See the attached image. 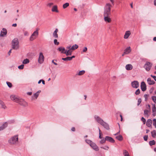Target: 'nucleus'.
Returning <instances> with one entry per match:
<instances>
[{"label": "nucleus", "instance_id": "052dcab7", "mask_svg": "<svg viewBox=\"0 0 156 156\" xmlns=\"http://www.w3.org/2000/svg\"><path fill=\"white\" fill-rule=\"evenodd\" d=\"M119 117L121 118V121H122V116L121 114H119Z\"/></svg>", "mask_w": 156, "mask_h": 156}, {"label": "nucleus", "instance_id": "c9c22d12", "mask_svg": "<svg viewBox=\"0 0 156 156\" xmlns=\"http://www.w3.org/2000/svg\"><path fill=\"white\" fill-rule=\"evenodd\" d=\"M69 5V3L66 2L63 5V9H65Z\"/></svg>", "mask_w": 156, "mask_h": 156}, {"label": "nucleus", "instance_id": "69168bd1", "mask_svg": "<svg viewBox=\"0 0 156 156\" xmlns=\"http://www.w3.org/2000/svg\"><path fill=\"white\" fill-rule=\"evenodd\" d=\"M11 49H10L8 53V54L9 55H10L11 53Z\"/></svg>", "mask_w": 156, "mask_h": 156}, {"label": "nucleus", "instance_id": "cd10ccee", "mask_svg": "<svg viewBox=\"0 0 156 156\" xmlns=\"http://www.w3.org/2000/svg\"><path fill=\"white\" fill-rule=\"evenodd\" d=\"M30 62L29 60L28 59H24L22 63L23 64H26L29 63Z\"/></svg>", "mask_w": 156, "mask_h": 156}, {"label": "nucleus", "instance_id": "f3484780", "mask_svg": "<svg viewBox=\"0 0 156 156\" xmlns=\"http://www.w3.org/2000/svg\"><path fill=\"white\" fill-rule=\"evenodd\" d=\"M105 138L106 141L112 143H113L115 142L114 140L111 137L107 136L105 137Z\"/></svg>", "mask_w": 156, "mask_h": 156}, {"label": "nucleus", "instance_id": "6e6552de", "mask_svg": "<svg viewBox=\"0 0 156 156\" xmlns=\"http://www.w3.org/2000/svg\"><path fill=\"white\" fill-rule=\"evenodd\" d=\"M20 98L19 96L14 94L11 95L10 97L11 100L13 102L16 103H18Z\"/></svg>", "mask_w": 156, "mask_h": 156}, {"label": "nucleus", "instance_id": "5701e85b", "mask_svg": "<svg viewBox=\"0 0 156 156\" xmlns=\"http://www.w3.org/2000/svg\"><path fill=\"white\" fill-rule=\"evenodd\" d=\"M153 107L152 108V111L153 113H154L153 115L154 116L155 115V112H156V107L154 104H152Z\"/></svg>", "mask_w": 156, "mask_h": 156}, {"label": "nucleus", "instance_id": "39448f33", "mask_svg": "<svg viewBox=\"0 0 156 156\" xmlns=\"http://www.w3.org/2000/svg\"><path fill=\"white\" fill-rule=\"evenodd\" d=\"M12 46L13 49L16 50L19 48V41L17 38H15L12 41Z\"/></svg>", "mask_w": 156, "mask_h": 156}, {"label": "nucleus", "instance_id": "79ce46f5", "mask_svg": "<svg viewBox=\"0 0 156 156\" xmlns=\"http://www.w3.org/2000/svg\"><path fill=\"white\" fill-rule=\"evenodd\" d=\"M140 90L139 89H138L135 92V94L136 95H138L140 94Z\"/></svg>", "mask_w": 156, "mask_h": 156}, {"label": "nucleus", "instance_id": "603ef678", "mask_svg": "<svg viewBox=\"0 0 156 156\" xmlns=\"http://www.w3.org/2000/svg\"><path fill=\"white\" fill-rule=\"evenodd\" d=\"M87 51V48L86 47H85L83 49V52H86Z\"/></svg>", "mask_w": 156, "mask_h": 156}, {"label": "nucleus", "instance_id": "1a4fd4ad", "mask_svg": "<svg viewBox=\"0 0 156 156\" xmlns=\"http://www.w3.org/2000/svg\"><path fill=\"white\" fill-rule=\"evenodd\" d=\"M41 92V91L39 90L37 92L34 93L31 97V100L33 101L37 99Z\"/></svg>", "mask_w": 156, "mask_h": 156}, {"label": "nucleus", "instance_id": "412c9836", "mask_svg": "<svg viewBox=\"0 0 156 156\" xmlns=\"http://www.w3.org/2000/svg\"><path fill=\"white\" fill-rule=\"evenodd\" d=\"M57 50L60 51L61 53L64 54L66 50L64 47H58Z\"/></svg>", "mask_w": 156, "mask_h": 156}, {"label": "nucleus", "instance_id": "13d9d810", "mask_svg": "<svg viewBox=\"0 0 156 156\" xmlns=\"http://www.w3.org/2000/svg\"><path fill=\"white\" fill-rule=\"evenodd\" d=\"M124 38L127 39V31L125 32V34L124 36Z\"/></svg>", "mask_w": 156, "mask_h": 156}, {"label": "nucleus", "instance_id": "c85d7f7f", "mask_svg": "<svg viewBox=\"0 0 156 156\" xmlns=\"http://www.w3.org/2000/svg\"><path fill=\"white\" fill-rule=\"evenodd\" d=\"M78 47V46L76 44H75L73 45L71 47V49L72 50H73L77 48Z\"/></svg>", "mask_w": 156, "mask_h": 156}, {"label": "nucleus", "instance_id": "a211bd4d", "mask_svg": "<svg viewBox=\"0 0 156 156\" xmlns=\"http://www.w3.org/2000/svg\"><path fill=\"white\" fill-rule=\"evenodd\" d=\"M146 124L148 127H151L152 124V120L150 119H148L147 121Z\"/></svg>", "mask_w": 156, "mask_h": 156}, {"label": "nucleus", "instance_id": "37998d69", "mask_svg": "<svg viewBox=\"0 0 156 156\" xmlns=\"http://www.w3.org/2000/svg\"><path fill=\"white\" fill-rule=\"evenodd\" d=\"M24 35L25 36H28L29 35V33L27 31H25L24 32Z\"/></svg>", "mask_w": 156, "mask_h": 156}, {"label": "nucleus", "instance_id": "4c0bfd02", "mask_svg": "<svg viewBox=\"0 0 156 156\" xmlns=\"http://www.w3.org/2000/svg\"><path fill=\"white\" fill-rule=\"evenodd\" d=\"M106 141L105 138H103L100 141V143L101 144H103L105 143Z\"/></svg>", "mask_w": 156, "mask_h": 156}, {"label": "nucleus", "instance_id": "4d7b16f0", "mask_svg": "<svg viewBox=\"0 0 156 156\" xmlns=\"http://www.w3.org/2000/svg\"><path fill=\"white\" fill-rule=\"evenodd\" d=\"M131 34L130 32L129 31H127V38Z\"/></svg>", "mask_w": 156, "mask_h": 156}, {"label": "nucleus", "instance_id": "c03bdc74", "mask_svg": "<svg viewBox=\"0 0 156 156\" xmlns=\"http://www.w3.org/2000/svg\"><path fill=\"white\" fill-rule=\"evenodd\" d=\"M24 66V65L22 64V65L18 66V68L19 69H23Z\"/></svg>", "mask_w": 156, "mask_h": 156}, {"label": "nucleus", "instance_id": "bf43d9fd", "mask_svg": "<svg viewBox=\"0 0 156 156\" xmlns=\"http://www.w3.org/2000/svg\"><path fill=\"white\" fill-rule=\"evenodd\" d=\"M66 48L67 49H69V50H70V51H71V50H72V49H71V46H67L66 47Z\"/></svg>", "mask_w": 156, "mask_h": 156}, {"label": "nucleus", "instance_id": "9b49d317", "mask_svg": "<svg viewBox=\"0 0 156 156\" xmlns=\"http://www.w3.org/2000/svg\"><path fill=\"white\" fill-rule=\"evenodd\" d=\"M132 86L133 88H137L139 86V83L137 81H134L131 83Z\"/></svg>", "mask_w": 156, "mask_h": 156}, {"label": "nucleus", "instance_id": "a18cd8bd", "mask_svg": "<svg viewBox=\"0 0 156 156\" xmlns=\"http://www.w3.org/2000/svg\"><path fill=\"white\" fill-rule=\"evenodd\" d=\"M54 43L55 45H58L59 44V42L57 41V40L56 39H54Z\"/></svg>", "mask_w": 156, "mask_h": 156}, {"label": "nucleus", "instance_id": "f8f14e48", "mask_svg": "<svg viewBox=\"0 0 156 156\" xmlns=\"http://www.w3.org/2000/svg\"><path fill=\"white\" fill-rule=\"evenodd\" d=\"M148 106L149 107V109H145L144 111V115H147V117L149 116V113L151 111L150 105H148Z\"/></svg>", "mask_w": 156, "mask_h": 156}, {"label": "nucleus", "instance_id": "58836bf2", "mask_svg": "<svg viewBox=\"0 0 156 156\" xmlns=\"http://www.w3.org/2000/svg\"><path fill=\"white\" fill-rule=\"evenodd\" d=\"M6 84L7 85L8 87L9 88H11L12 87V83L9 82H6Z\"/></svg>", "mask_w": 156, "mask_h": 156}, {"label": "nucleus", "instance_id": "3c124183", "mask_svg": "<svg viewBox=\"0 0 156 156\" xmlns=\"http://www.w3.org/2000/svg\"><path fill=\"white\" fill-rule=\"evenodd\" d=\"M131 51L130 47H127V54L129 53Z\"/></svg>", "mask_w": 156, "mask_h": 156}, {"label": "nucleus", "instance_id": "473e14b6", "mask_svg": "<svg viewBox=\"0 0 156 156\" xmlns=\"http://www.w3.org/2000/svg\"><path fill=\"white\" fill-rule=\"evenodd\" d=\"M85 142L89 144L90 145H90H91L93 143L92 142V141L88 139H86L85 140Z\"/></svg>", "mask_w": 156, "mask_h": 156}, {"label": "nucleus", "instance_id": "864d4df0", "mask_svg": "<svg viewBox=\"0 0 156 156\" xmlns=\"http://www.w3.org/2000/svg\"><path fill=\"white\" fill-rule=\"evenodd\" d=\"M54 61H55L56 62L57 61V60H53L52 61V63H53L55 65H57V64L55 62H54Z\"/></svg>", "mask_w": 156, "mask_h": 156}, {"label": "nucleus", "instance_id": "aec40b11", "mask_svg": "<svg viewBox=\"0 0 156 156\" xmlns=\"http://www.w3.org/2000/svg\"><path fill=\"white\" fill-rule=\"evenodd\" d=\"M58 32V29L56 28L54 31L53 32V37L56 38H58V35L57 32Z\"/></svg>", "mask_w": 156, "mask_h": 156}, {"label": "nucleus", "instance_id": "09e8293b", "mask_svg": "<svg viewBox=\"0 0 156 156\" xmlns=\"http://www.w3.org/2000/svg\"><path fill=\"white\" fill-rule=\"evenodd\" d=\"M148 95L147 94H145L144 95V97L145 98V101H147V98H148Z\"/></svg>", "mask_w": 156, "mask_h": 156}, {"label": "nucleus", "instance_id": "c756f323", "mask_svg": "<svg viewBox=\"0 0 156 156\" xmlns=\"http://www.w3.org/2000/svg\"><path fill=\"white\" fill-rule=\"evenodd\" d=\"M133 66L131 64H127V70H131L133 69Z\"/></svg>", "mask_w": 156, "mask_h": 156}, {"label": "nucleus", "instance_id": "a19ab883", "mask_svg": "<svg viewBox=\"0 0 156 156\" xmlns=\"http://www.w3.org/2000/svg\"><path fill=\"white\" fill-rule=\"evenodd\" d=\"M153 121V125L155 126V128H156V119H154Z\"/></svg>", "mask_w": 156, "mask_h": 156}, {"label": "nucleus", "instance_id": "b1692460", "mask_svg": "<svg viewBox=\"0 0 156 156\" xmlns=\"http://www.w3.org/2000/svg\"><path fill=\"white\" fill-rule=\"evenodd\" d=\"M0 105H1V107L2 108L4 109L6 108V107L5 105L4 102L1 100H0Z\"/></svg>", "mask_w": 156, "mask_h": 156}, {"label": "nucleus", "instance_id": "ea45409f", "mask_svg": "<svg viewBox=\"0 0 156 156\" xmlns=\"http://www.w3.org/2000/svg\"><path fill=\"white\" fill-rule=\"evenodd\" d=\"M151 98L154 102L156 104V96H153Z\"/></svg>", "mask_w": 156, "mask_h": 156}, {"label": "nucleus", "instance_id": "423d86ee", "mask_svg": "<svg viewBox=\"0 0 156 156\" xmlns=\"http://www.w3.org/2000/svg\"><path fill=\"white\" fill-rule=\"evenodd\" d=\"M17 103L21 106L24 107H27L28 105V103L26 101L23 99L21 98L20 97L19 99V101Z\"/></svg>", "mask_w": 156, "mask_h": 156}, {"label": "nucleus", "instance_id": "ddd939ff", "mask_svg": "<svg viewBox=\"0 0 156 156\" xmlns=\"http://www.w3.org/2000/svg\"><path fill=\"white\" fill-rule=\"evenodd\" d=\"M140 87L142 91H144L146 90L147 89L146 85L144 82L143 81L141 82Z\"/></svg>", "mask_w": 156, "mask_h": 156}, {"label": "nucleus", "instance_id": "a878e982", "mask_svg": "<svg viewBox=\"0 0 156 156\" xmlns=\"http://www.w3.org/2000/svg\"><path fill=\"white\" fill-rule=\"evenodd\" d=\"M72 51L70 50H66L64 54H66L67 56L70 55L72 54Z\"/></svg>", "mask_w": 156, "mask_h": 156}, {"label": "nucleus", "instance_id": "7ed1b4c3", "mask_svg": "<svg viewBox=\"0 0 156 156\" xmlns=\"http://www.w3.org/2000/svg\"><path fill=\"white\" fill-rule=\"evenodd\" d=\"M39 29V28H37L36 29V30L32 34L29 38L30 41H34L37 37L39 34L38 31Z\"/></svg>", "mask_w": 156, "mask_h": 156}, {"label": "nucleus", "instance_id": "f03ea898", "mask_svg": "<svg viewBox=\"0 0 156 156\" xmlns=\"http://www.w3.org/2000/svg\"><path fill=\"white\" fill-rule=\"evenodd\" d=\"M111 5L109 3L106 4L104 7V15L109 16L111 14Z\"/></svg>", "mask_w": 156, "mask_h": 156}, {"label": "nucleus", "instance_id": "6e6d98bb", "mask_svg": "<svg viewBox=\"0 0 156 156\" xmlns=\"http://www.w3.org/2000/svg\"><path fill=\"white\" fill-rule=\"evenodd\" d=\"M123 154L125 156H127V152L126 150H124L123 151Z\"/></svg>", "mask_w": 156, "mask_h": 156}, {"label": "nucleus", "instance_id": "4468645a", "mask_svg": "<svg viewBox=\"0 0 156 156\" xmlns=\"http://www.w3.org/2000/svg\"><path fill=\"white\" fill-rule=\"evenodd\" d=\"M7 34V31L6 30L3 28L2 29V30L1 31L0 36L1 37H4L5 35Z\"/></svg>", "mask_w": 156, "mask_h": 156}, {"label": "nucleus", "instance_id": "338daca9", "mask_svg": "<svg viewBox=\"0 0 156 156\" xmlns=\"http://www.w3.org/2000/svg\"><path fill=\"white\" fill-rule=\"evenodd\" d=\"M153 88H151V89L150 90V91H150V93H152V91H153Z\"/></svg>", "mask_w": 156, "mask_h": 156}, {"label": "nucleus", "instance_id": "393cba45", "mask_svg": "<svg viewBox=\"0 0 156 156\" xmlns=\"http://www.w3.org/2000/svg\"><path fill=\"white\" fill-rule=\"evenodd\" d=\"M51 10L52 12H58L57 9V7L56 5H54L52 7Z\"/></svg>", "mask_w": 156, "mask_h": 156}, {"label": "nucleus", "instance_id": "4be33fe9", "mask_svg": "<svg viewBox=\"0 0 156 156\" xmlns=\"http://www.w3.org/2000/svg\"><path fill=\"white\" fill-rule=\"evenodd\" d=\"M147 82L149 85H153L155 83V82L153 80H151L150 78L147 79Z\"/></svg>", "mask_w": 156, "mask_h": 156}, {"label": "nucleus", "instance_id": "0eeeda50", "mask_svg": "<svg viewBox=\"0 0 156 156\" xmlns=\"http://www.w3.org/2000/svg\"><path fill=\"white\" fill-rule=\"evenodd\" d=\"M44 57L42 52L39 53L38 58V62L40 64H42L44 61Z\"/></svg>", "mask_w": 156, "mask_h": 156}, {"label": "nucleus", "instance_id": "680f3d73", "mask_svg": "<svg viewBox=\"0 0 156 156\" xmlns=\"http://www.w3.org/2000/svg\"><path fill=\"white\" fill-rule=\"evenodd\" d=\"M126 52H127V48L125 50L124 53V54H123L122 55V56H123L124 55V54H126Z\"/></svg>", "mask_w": 156, "mask_h": 156}, {"label": "nucleus", "instance_id": "2eb2a0df", "mask_svg": "<svg viewBox=\"0 0 156 156\" xmlns=\"http://www.w3.org/2000/svg\"><path fill=\"white\" fill-rule=\"evenodd\" d=\"M105 21L106 22L110 23L111 22V19L109 16L104 15Z\"/></svg>", "mask_w": 156, "mask_h": 156}, {"label": "nucleus", "instance_id": "7c9ffc66", "mask_svg": "<svg viewBox=\"0 0 156 156\" xmlns=\"http://www.w3.org/2000/svg\"><path fill=\"white\" fill-rule=\"evenodd\" d=\"M149 144L150 146H152L155 144V142L154 140H151L149 142Z\"/></svg>", "mask_w": 156, "mask_h": 156}, {"label": "nucleus", "instance_id": "72a5a7b5", "mask_svg": "<svg viewBox=\"0 0 156 156\" xmlns=\"http://www.w3.org/2000/svg\"><path fill=\"white\" fill-rule=\"evenodd\" d=\"M85 73V71L84 70H81L80 71L77 75L79 76H81L83 74Z\"/></svg>", "mask_w": 156, "mask_h": 156}, {"label": "nucleus", "instance_id": "e433bc0d", "mask_svg": "<svg viewBox=\"0 0 156 156\" xmlns=\"http://www.w3.org/2000/svg\"><path fill=\"white\" fill-rule=\"evenodd\" d=\"M62 60H63L65 61H70V57H67L66 58H62Z\"/></svg>", "mask_w": 156, "mask_h": 156}, {"label": "nucleus", "instance_id": "f257e3e1", "mask_svg": "<svg viewBox=\"0 0 156 156\" xmlns=\"http://www.w3.org/2000/svg\"><path fill=\"white\" fill-rule=\"evenodd\" d=\"M94 119L96 122L102 126L106 129H109L110 128L108 124L104 121L99 116L95 115L94 116Z\"/></svg>", "mask_w": 156, "mask_h": 156}, {"label": "nucleus", "instance_id": "5fc2aeb1", "mask_svg": "<svg viewBox=\"0 0 156 156\" xmlns=\"http://www.w3.org/2000/svg\"><path fill=\"white\" fill-rule=\"evenodd\" d=\"M151 76L153 78V79H154V80L155 81H156V76H153L152 75H151Z\"/></svg>", "mask_w": 156, "mask_h": 156}, {"label": "nucleus", "instance_id": "bb28decb", "mask_svg": "<svg viewBox=\"0 0 156 156\" xmlns=\"http://www.w3.org/2000/svg\"><path fill=\"white\" fill-rule=\"evenodd\" d=\"M151 136L153 138H155L156 136V131L154 130L151 132Z\"/></svg>", "mask_w": 156, "mask_h": 156}, {"label": "nucleus", "instance_id": "0e129e2a", "mask_svg": "<svg viewBox=\"0 0 156 156\" xmlns=\"http://www.w3.org/2000/svg\"><path fill=\"white\" fill-rule=\"evenodd\" d=\"M27 94L29 95H30L32 94V92H28L27 93Z\"/></svg>", "mask_w": 156, "mask_h": 156}, {"label": "nucleus", "instance_id": "e2e57ef3", "mask_svg": "<svg viewBox=\"0 0 156 156\" xmlns=\"http://www.w3.org/2000/svg\"><path fill=\"white\" fill-rule=\"evenodd\" d=\"M53 4V3H50L48 4V6H51Z\"/></svg>", "mask_w": 156, "mask_h": 156}, {"label": "nucleus", "instance_id": "49530a36", "mask_svg": "<svg viewBox=\"0 0 156 156\" xmlns=\"http://www.w3.org/2000/svg\"><path fill=\"white\" fill-rule=\"evenodd\" d=\"M141 120L143 122L144 124H145L146 123V119L143 117L141 118Z\"/></svg>", "mask_w": 156, "mask_h": 156}, {"label": "nucleus", "instance_id": "f704fd0d", "mask_svg": "<svg viewBox=\"0 0 156 156\" xmlns=\"http://www.w3.org/2000/svg\"><path fill=\"white\" fill-rule=\"evenodd\" d=\"M116 138L117 139L120 141L122 140V137L121 135L116 136Z\"/></svg>", "mask_w": 156, "mask_h": 156}, {"label": "nucleus", "instance_id": "8fccbe9b", "mask_svg": "<svg viewBox=\"0 0 156 156\" xmlns=\"http://www.w3.org/2000/svg\"><path fill=\"white\" fill-rule=\"evenodd\" d=\"M141 101V98H139L138 100L137 105L138 106L140 105Z\"/></svg>", "mask_w": 156, "mask_h": 156}, {"label": "nucleus", "instance_id": "774afa93", "mask_svg": "<svg viewBox=\"0 0 156 156\" xmlns=\"http://www.w3.org/2000/svg\"><path fill=\"white\" fill-rule=\"evenodd\" d=\"M71 130L73 131H75V128L74 127H72L71 128Z\"/></svg>", "mask_w": 156, "mask_h": 156}, {"label": "nucleus", "instance_id": "20e7f679", "mask_svg": "<svg viewBox=\"0 0 156 156\" xmlns=\"http://www.w3.org/2000/svg\"><path fill=\"white\" fill-rule=\"evenodd\" d=\"M18 139V136L15 135L8 140V143L10 144H15L17 143Z\"/></svg>", "mask_w": 156, "mask_h": 156}, {"label": "nucleus", "instance_id": "de8ad7c7", "mask_svg": "<svg viewBox=\"0 0 156 156\" xmlns=\"http://www.w3.org/2000/svg\"><path fill=\"white\" fill-rule=\"evenodd\" d=\"M148 138V135H145L144 136V140L145 141H147Z\"/></svg>", "mask_w": 156, "mask_h": 156}, {"label": "nucleus", "instance_id": "9d476101", "mask_svg": "<svg viewBox=\"0 0 156 156\" xmlns=\"http://www.w3.org/2000/svg\"><path fill=\"white\" fill-rule=\"evenodd\" d=\"M152 64L150 62H147L145 64L144 67L147 71H149L151 69Z\"/></svg>", "mask_w": 156, "mask_h": 156}, {"label": "nucleus", "instance_id": "2f4dec72", "mask_svg": "<svg viewBox=\"0 0 156 156\" xmlns=\"http://www.w3.org/2000/svg\"><path fill=\"white\" fill-rule=\"evenodd\" d=\"M101 148L106 150H108L109 149V147L107 145L101 146Z\"/></svg>", "mask_w": 156, "mask_h": 156}, {"label": "nucleus", "instance_id": "dca6fc26", "mask_svg": "<svg viewBox=\"0 0 156 156\" xmlns=\"http://www.w3.org/2000/svg\"><path fill=\"white\" fill-rule=\"evenodd\" d=\"M90 146L94 150L96 151H98L99 150V148L95 144L93 143Z\"/></svg>", "mask_w": 156, "mask_h": 156}, {"label": "nucleus", "instance_id": "6ab92c4d", "mask_svg": "<svg viewBox=\"0 0 156 156\" xmlns=\"http://www.w3.org/2000/svg\"><path fill=\"white\" fill-rule=\"evenodd\" d=\"M8 126V123L7 122L4 123L2 125L0 126V131L4 129Z\"/></svg>", "mask_w": 156, "mask_h": 156}]
</instances>
